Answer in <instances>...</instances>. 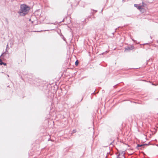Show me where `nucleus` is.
Returning <instances> with one entry per match:
<instances>
[{
    "label": "nucleus",
    "mask_w": 158,
    "mask_h": 158,
    "mask_svg": "<svg viewBox=\"0 0 158 158\" xmlns=\"http://www.w3.org/2000/svg\"><path fill=\"white\" fill-rule=\"evenodd\" d=\"M7 76H8V77H9V75H7Z\"/></svg>",
    "instance_id": "7c9ffc66"
},
{
    "label": "nucleus",
    "mask_w": 158,
    "mask_h": 158,
    "mask_svg": "<svg viewBox=\"0 0 158 158\" xmlns=\"http://www.w3.org/2000/svg\"><path fill=\"white\" fill-rule=\"evenodd\" d=\"M118 85V84H116V85H115L114 86H113V87H114V88H115V86H116V85Z\"/></svg>",
    "instance_id": "4be33fe9"
},
{
    "label": "nucleus",
    "mask_w": 158,
    "mask_h": 158,
    "mask_svg": "<svg viewBox=\"0 0 158 158\" xmlns=\"http://www.w3.org/2000/svg\"><path fill=\"white\" fill-rule=\"evenodd\" d=\"M76 132V130H73V131H72V134H73L74 133H75Z\"/></svg>",
    "instance_id": "4468645a"
},
{
    "label": "nucleus",
    "mask_w": 158,
    "mask_h": 158,
    "mask_svg": "<svg viewBox=\"0 0 158 158\" xmlns=\"http://www.w3.org/2000/svg\"><path fill=\"white\" fill-rule=\"evenodd\" d=\"M103 9H102V10L101 11V13H102V11H103Z\"/></svg>",
    "instance_id": "b1692460"
},
{
    "label": "nucleus",
    "mask_w": 158,
    "mask_h": 158,
    "mask_svg": "<svg viewBox=\"0 0 158 158\" xmlns=\"http://www.w3.org/2000/svg\"><path fill=\"white\" fill-rule=\"evenodd\" d=\"M8 87H10V86L9 85L8 86H7Z\"/></svg>",
    "instance_id": "c85d7f7f"
},
{
    "label": "nucleus",
    "mask_w": 158,
    "mask_h": 158,
    "mask_svg": "<svg viewBox=\"0 0 158 158\" xmlns=\"http://www.w3.org/2000/svg\"><path fill=\"white\" fill-rule=\"evenodd\" d=\"M2 54H2V55H1V56H2ZM1 56H0V57H1Z\"/></svg>",
    "instance_id": "f704fd0d"
},
{
    "label": "nucleus",
    "mask_w": 158,
    "mask_h": 158,
    "mask_svg": "<svg viewBox=\"0 0 158 158\" xmlns=\"http://www.w3.org/2000/svg\"><path fill=\"white\" fill-rule=\"evenodd\" d=\"M30 10V7L25 4H22L20 5V9L18 13L19 15L24 16L27 14Z\"/></svg>",
    "instance_id": "f257e3e1"
},
{
    "label": "nucleus",
    "mask_w": 158,
    "mask_h": 158,
    "mask_svg": "<svg viewBox=\"0 0 158 158\" xmlns=\"http://www.w3.org/2000/svg\"><path fill=\"white\" fill-rule=\"evenodd\" d=\"M117 28H116L115 29V31H116V30H117Z\"/></svg>",
    "instance_id": "473e14b6"
},
{
    "label": "nucleus",
    "mask_w": 158,
    "mask_h": 158,
    "mask_svg": "<svg viewBox=\"0 0 158 158\" xmlns=\"http://www.w3.org/2000/svg\"><path fill=\"white\" fill-rule=\"evenodd\" d=\"M40 89H41L42 90H43V89H40Z\"/></svg>",
    "instance_id": "2f4dec72"
},
{
    "label": "nucleus",
    "mask_w": 158,
    "mask_h": 158,
    "mask_svg": "<svg viewBox=\"0 0 158 158\" xmlns=\"http://www.w3.org/2000/svg\"><path fill=\"white\" fill-rule=\"evenodd\" d=\"M135 7H136L139 10H140L142 9V6H139L138 4H135L134 5Z\"/></svg>",
    "instance_id": "0eeeda50"
},
{
    "label": "nucleus",
    "mask_w": 158,
    "mask_h": 158,
    "mask_svg": "<svg viewBox=\"0 0 158 158\" xmlns=\"http://www.w3.org/2000/svg\"><path fill=\"white\" fill-rule=\"evenodd\" d=\"M47 92H48V95H47L48 98L49 99H54L55 95L54 93L48 90H47Z\"/></svg>",
    "instance_id": "7ed1b4c3"
},
{
    "label": "nucleus",
    "mask_w": 158,
    "mask_h": 158,
    "mask_svg": "<svg viewBox=\"0 0 158 158\" xmlns=\"http://www.w3.org/2000/svg\"><path fill=\"white\" fill-rule=\"evenodd\" d=\"M5 20H6V23H7V24H8V21L7 19L6 18Z\"/></svg>",
    "instance_id": "2eb2a0df"
},
{
    "label": "nucleus",
    "mask_w": 158,
    "mask_h": 158,
    "mask_svg": "<svg viewBox=\"0 0 158 158\" xmlns=\"http://www.w3.org/2000/svg\"><path fill=\"white\" fill-rule=\"evenodd\" d=\"M150 37L151 38V39H152V37L151 36H150Z\"/></svg>",
    "instance_id": "72a5a7b5"
},
{
    "label": "nucleus",
    "mask_w": 158,
    "mask_h": 158,
    "mask_svg": "<svg viewBox=\"0 0 158 158\" xmlns=\"http://www.w3.org/2000/svg\"><path fill=\"white\" fill-rule=\"evenodd\" d=\"M104 53H105V52H103V53L102 54H104Z\"/></svg>",
    "instance_id": "cd10ccee"
},
{
    "label": "nucleus",
    "mask_w": 158,
    "mask_h": 158,
    "mask_svg": "<svg viewBox=\"0 0 158 158\" xmlns=\"http://www.w3.org/2000/svg\"><path fill=\"white\" fill-rule=\"evenodd\" d=\"M108 52V51H106L105 52L107 53Z\"/></svg>",
    "instance_id": "393cba45"
},
{
    "label": "nucleus",
    "mask_w": 158,
    "mask_h": 158,
    "mask_svg": "<svg viewBox=\"0 0 158 158\" xmlns=\"http://www.w3.org/2000/svg\"><path fill=\"white\" fill-rule=\"evenodd\" d=\"M113 100V99H109L108 101H110V100Z\"/></svg>",
    "instance_id": "c756f323"
},
{
    "label": "nucleus",
    "mask_w": 158,
    "mask_h": 158,
    "mask_svg": "<svg viewBox=\"0 0 158 158\" xmlns=\"http://www.w3.org/2000/svg\"><path fill=\"white\" fill-rule=\"evenodd\" d=\"M134 48V46L133 45L128 46L127 47L125 48V51H129L132 50Z\"/></svg>",
    "instance_id": "20e7f679"
},
{
    "label": "nucleus",
    "mask_w": 158,
    "mask_h": 158,
    "mask_svg": "<svg viewBox=\"0 0 158 158\" xmlns=\"http://www.w3.org/2000/svg\"><path fill=\"white\" fill-rule=\"evenodd\" d=\"M2 64H3L4 65L6 66V63L3 62Z\"/></svg>",
    "instance_id": "a211bd4d"
},
{
    "label": "nucleus",
    "mask_w": 158,
    "mask_h": 158,
    "mask_svg": "<svg viewBox=\"0 0 158 158\" xmlns=\"http://www.w3.org/2000/svg\"><path fill=\"white\" fill-rule=\"evenodd\" d=\"M93 10V11H94V12H95V13H96V12H97V10Z\"/></svg>",
    "instance_id": "412c9836"
},
{
    "label": "nucleus",
    "mask_w": 158,
    "mask_h": 158,
    "mask_svg": "<svg viewBox=\"0 0 158 158\" xmlns=\"http://www.w3.org/2000/svg\"><path fill=\"white\" fill-rule=\"evenodd\" d=\"M145 6H146L147 5L144 3L143 2H142V6H143L144 7H145Z\"/></svg>",
    "instance_id": "ddd939ff"
},
{
    "label": "nucleus",
    "mask_w": 158,
    "mask_h": 158,
    "mask_svg": "<svg viewBox=\"0 0 158 158\" xmlns=\"http://www.w3.org/2000/svg\"><path fill=\"white\" fill-rule=\"evenodd\" d=\"M3 62L2 61V60L0 59V65H2L3 63Z\"/></svg>",
    "instance_id": "f8f14e48"
},
{
    "label": "nucleus",
    "mask_w": 158,
    "mask_h": 158,
    "mask_svg": "<svg viewBox=\"0 0 158 158\" xmlns=\"http://www.w3.org/2000/svg\"><path fill=\"white\" fill-rule=\"evenodd\" d=\"M157 42L158 43V41H157Z\"/></svg>",
    "instance_id": "e433bc0d"
},
{
    "label": "nucleus",
    "mask_w": 158,
    "mask_h": 158,
    "mask_svg": "<svg viewBox=\"0 0 158 158\" xmlns=\"http://www.w3.org/2000/svg\"><path fill=\"white\" fill-rule=\"evenodd\" d=\"M154 145H156V146H157L158 147V144H154Z\"/></svg>",
    "instance_id": "5701e85b"
},
{
    "label": "nucleus",
    "mask_w": 158,
    "mask_h": 158,
    "mask_svg": "<svg viewBox=\"0 0 158 158\" xmlns=\"http://www.w3.org/2000/svg\"><path fill=\"white\" fill-rule=\"evenodd\" d=\"M132 40L133 41H134V42H135V40L133 39H132Z\"/></svg>",
    "instance_id": "a878e982"
},
{
    "label": "nucleus",
    "mask_w": 158,
    "mask_h": 158,
    "mask_svg": "<svg viewBox=\"0 0 158 158\" xmlns=\"http://www.w3.org/2000/svg\"><path fill=\"white\" fill-rule=\"evenodd\" d=\"M135 101H130L129 99H128L127 101L129 102H130L131 103H137L139 104H141V102L139 100H137V99H134Z\"/></svg>",
    "instance_id": "39448f33"
},
{
    "label": "nucleus",
    "mask_w": 158,
    "mask_h": 158,
    "mask_svg": "<svg viewBox=\"0 0 158 158\" xmlns=\"http://www.w3.org/2000/svg\"><path fill=\"white\" fill-rule=\"evenodd\" d=\"M144 148L143 144H138L136 147V148L138 150L142 149Z\"/></svg>",
    "instance_id": "423d86ee"
},
{
    "label": "nucleus",
    "mask_w": 158,
    "mask_h": 158,
    "mask_svg": "<svg viewBox=\"0 0 158 158\" xmlns=\"http://www.w3.org/2000/svg\"><path fill=\"white\" fill-rule=\"evenodd\" d=\"M114 142V141H113V142H112L110 144V145H111L112 144V143Z\"/></svg>",
    "instance_id": "aec40b11"
},
{
    "label": "nucleus",
    "mask_w": 158,
    "mask_h": 158,
    "mask_svg": "<svg viewBox=\"0 0 158 158\" xmlns=\"http://www.w3.org/2000/svg\"><path fill=\"white\" fill-rule=\"evenodd\" d=\"M91 18V16L89 15L88 16L86 19H85L83 22L84 23H86L87 22V20L88 21H89V19Z\"/></svg>",
    "instance_id": "6e6552de"
},
{
    "label": "nucleus",
    "mask_w": 158,
    "mask_h": 158,
    "mask_svg": "<svg viewBox=\"0 0 158 158\" xmlns=\"http://www.w3.org/2000/svg\"><path fill=\"white\" fill-rule=\"evenodd\" d=\"M28 81L30 84H34L36 86L40 85V83L41 82V80L33 77L31 78H28Z\"/></svg>",
    "instance_id": "f03ea898"
},
{
    "label": "nucleus",
    "mask_w": 158,
    "mask_h": 158,
    "mask_svg": "<svg viewBox=\"0 0 158 158\" xmlns=\"http://www.w3.org/2000/svg\"><path fill=\"white\" fill-rule=\"evenodd\" d=\"M120 155V154H119L117 156V158H120L119 157Z\"/></svg>",
    "instance_id": "dca6fc26"
},
{
    "label": "nucleus",
    "mask_w": 158,
    "mask_h": 158,
    "mask_svg": "<svg viewBox=\"0 0 158 158\" xmlns=\"http://www.w3.org/2000/svg\"><path fill=\"white\" fill-rule=\"evenodd\" d=\"M7 47H8V44L7 45L6 48H7Z\"/></svg>",
    "instance_id": "bb28decb"
},
{
    "label": "nucleus",
    "mask_w": 158,
    "mask_h": 158,
    "mask_svg": "<svg viewBox=\"0 0 158 158\" xmlns=\"http://www.w3.org/2000/svg\"><path fill=\"white\" fill-rule=\"evenodd\" d=\"M143 144V147L144 148V146H148V145H154V144H152V143H150V142H149L148 143H144V144Z\"/></svg>",
    "instance_id": "1a4fd4ad"
},
{
    "label": "nucleus",
    "mask_w": 158,
    "mask_h": 158,
    "mask_svg": "<svg viewBox=\"0 0 158 158\" xmlns=\"http://www.w3.org/2000/svg\"><path fill=\"white\" fill-rule=\"evenodd\" d=\"M60 36L64 41H66V39L63 35H61Z\"/></svg>",
    "instance_id": "9d476101"
},
{
    "label": "nucleus",
    "mask_w": 158,
    "mask_h": 158,
    "mask_svg": "<svg viewBox=\"0 0 158 158\" xmlns=\"http://www.w3.org/2000/svg\"><path fill=\"white\" fill-rule=\"evenodd\" d=\"M79 63V62L78 60H77L75 62V65L77 66L78 65Z\"/></svg>",
    "instance_id": "9b49d317"
},
{
    "label": "nucleus",
    "mask_w": 158,
    "mask_h": 158,
    "mask_svg": "<svg viewBox=\"0 0 158 158\" xmlns=\"http://www.w3.org/2000/svg\"><path fill=\"white\" fill-rule=\"evenodd\" d=\"M47 23L49 24H55V23Z\"/></svg>",
    "instance_id": "6ab92c4d"
},
{
    "label": "nucleus",
    "mask_w": 158,
    "mask_h": 158,
    "mask_svg": "<svg viewBox=\"0 0 158 158\" xmlns=\"http://www.w3.org/2000/svg\"><path fill=\"white\" fill-rule=\"evenodd\" d=\"M125 0H123V1H125Z\"/></svg>",
    "instance_id": "c9c22d12"
},
{
    "label": "nucleus",
    "mask_w": 158,
    "mask_h": 158,
    "mask_svg": "<svg viewBox=\"0 0 158 158\" xmlns=\"http://www.w3.org/2000/svg\"><path fill=\"white\" fill-rule=\"evenodd\" d=\"M152 85H153L156 86V85H158V84H155L152 83Z\"/></svg>",
    "instance_id": "f3484780"
}]
</instances>
